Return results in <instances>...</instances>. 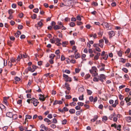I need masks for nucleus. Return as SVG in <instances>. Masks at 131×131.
Returning <instances> with one entry per match:
<instances>
[{"label":"nucleus","instance_id":"41","mask_svg":"<svg viewBox=\"0 0 131 131\" xmlns=\"http://www.w3.org/2000/svg\"><path fill=\"white\" fill-rule=\"evenodd\" d=\"M120 60L121 61L123 62V63H124L126 61L124 59H123L122 58H121Z\"/></svg>","mask_w":131,"mask_h":131},{"label":"nucleus","instance_id":"50","mask_svg":"<svg viewBox=\"0 0 131 131\" xmlns=\"http://www.w3.org/2000/svg\"><path fill=\"white\" fill-rule=\"evenodd\" d=\"M50 41L52 43H54L55 42V40L53 39H50Z\"/></svg>","mask_w":131,"mask_h":131},{"label":"nucleus","instance_id":"20","mask_svg":"<svg viewBox=\"0 0 131 131\" xmlns=\"http://www.w3.org/2000/svg\"><path fill=\"white\" fill-rule=\"evenodd\" d=\"M69 112L71 114L74 113L75 112V110L74 109H70L69 111Z\"/></svg>","mask_w":131,"mask_h":131},{"label":"nucleus","instance_id":"48","mask_svg":"<svg viewBox=\"0 0 131 131\" xmlns=\"http://www.w3.org/2000/svg\"><path fill=\"white\" fill-rule=\"evenodd\" d=\"M67 122V120L66 119H64L62 121V124H66Z\"/></svg>","mask_w":131,"mask_h":131},{"label":"nucleus","instance_id":"61","mask_svg":"<svg viewBox=\"0 0 131 131\" xmlns=\"http://www.w3.org/2000/svg\"><path fill=\"white\" fill-rule=\"evenodd\" d=\"M75 108L76 110H79L81 108V107L79 106H77L75 107Z\"/></svg>","mask_w":131,"mask_h":131},{"label":"nucleus","instance_id":"40","mask_svg":"<svg viewBox=\"0 0 131 131\" xmlns=\"http://www.w3.org/2000/svg\"><path fill=\"white\" fill-rule=\"evenodd\" d=\"M55 53L57 55H58L59 53H60L59 50V49H58V50H56L55 51Z\"/></svg>","mask_w":131,"mask_h":131},{"label":"nucleus","instance_id":"63","mask_svg":"<svg viewBox=\"0 0 131 131\" xmlns=\"http://www.w3.org/2000/svg\"><path fill=\"white\" fill-rule=\"evenodd\" d=\"M10 24L12 25H14V24H15V22L12 20L11 21H10Z\"/></svg>","mask_w":131,"mask_h":131},{"label":"nucleus","instance_id":"56","mask_svg":"<svg viewBox=\"0 0 131 131\" xmlns=\"http://www.w3.org/2000/svg\"><path fill=\"white\" fill-rule=\"evenodd\" d=\"M103 38L105 40V43H107L108 42V40L107 38L105 37H104Z\"/></svg>","mask_w":131,"mask_h":131},{"label":"nucleus","instance_id":"64","mask_svg":"<svg viewBox=\"0 0 131 131\" xmlns=\"http://www.w3.org/2000/svg\"><path fill=\"white\" fill-rule=\"evenodd\" d=\"M103 120L106 121L107 119V117L106 116H104L102 118Z\"/></svg>","mask_w":131,"mask_h":131},{"label":"nucleus","instance_id":"46","mask_svg":"<svg viewBox=\"0 0 131 131\" xmlns=\"http://www.w3.org/2000/svg\"><path fill=\"white\" fill-rule=\"evenodd\" d=\"M119 97L120 100H122L123 99V96L121 94L119 95Z\"/></svg>","mask_w":131,"mask_h":131},{"label":"nucleus","instance_id":"1","mask_svg":"<svg viewBox=\"0 0 131 131\" xmlns=\"http://www.w3.org/2000/svg\"><path fill=\"white\" fill-rule=\"evenodd\" d=\"M63 77L64 78V79L65 81H69L70 82L71 81V78L70 77H69L68 75L64 74L63 75Z\"/></svg>","mask_w":131,"mask_h":131},{"label":"nucleus","instance_id":"28","mask_svg":"<svg viewBox=\"0 0 131 131\" xmlns=\"http://www.w3.org/2000/svg\"><path fill=\"white\" fill-rule=\"evenodd\" d=\"M99 80V78H97L96 77H95L93 79V80L94 81L98 82Z\"/></svg>","mask_w":131,"mask_h":131},{"label":"nucleus","instance_id":"51","mask_svg":"<svg viewBox=\"0 0 131 131\" xmlns=\"http://www.w3.org/2000/svg\"><path fill=\"white\" fill-rule=\"evenodd\" d=\"M15 79L16 81H18L20 80V79L17 77H16L15 78Z\"/></svg>","mask_w":131,"mask_h":131},{"label":"nucleus","instance_id":"2","mask_svg":"<svg viewBox=\"0 0 131 131\" xmlns=\"http://www.w3.org/2000/svg\"><path fill=\"white\" fill-rule=\"evenodd\" d=\"M31 103H32L35 106H36L38 103H39L37 100L34 98L31 99Z\"/></svg>","mask_w":131,"mask_h":131},{"label":"nucleus","instance_id":"10","mask_svg":"<svg viewBox=\"0 0 131 131\" xmlns=\"http://www.w3.org/2000/svg\"><path fill=\"white\" fill-rule=\"evenodd\" d=\"M109 34L110 36L112 37L115 35L114 32L113 31H111L109 32Z\"/></svg>","mask_w":131,"mask_h":131},{"label":"nucleus","instance_id":"34","mask_svg":"<svg viewBox=\"0 0 131 131\" xmlns=\"http://www.w3.org/2000/svg\"><path fill=\"white\" fill-rule=\"evenodd\" d=\"M39 11V9L38 8H36L34 9L33 11L36 13H38Z\"/></svg>","mask_w":131,"mask_h":131},{"label":"nucleus","instance_id":"25","mask_svg":"<svg viewBox=\"0 0 131 131\" xmlns=\"http://www.w3.org/2000/svg\"><path fill=\"white\" fill-rule=\"evenodd\" d=\"M44 120L47 123H49L51 122V121L49 119H48V118H45L44 119Z\"/></svg>","mask_w":131,"mask_h":131},{"label":"nucleus","instance_id":"47","mask_svg":"<svg viewBox=\"0 0 131 131\" xmlns=\"http://www.w3.org/2000/svg\"><path fill=\"white\" fill-rule=\"evenodd\" d=\"M37 67H38L37 66L34 65H33L32 66V68L34 69V71H35V70L37 69Z\"/></svg>","mask_w":131,"mask_h":131},{"label":"nucleus","instance_id":"37","mask_svg":"<svg viewBox=\"0 0 131 131\" xmlns=\"http://www.w3.org/2000/svg\"><path fill=\"white\" fill-rule=\"evenodd\" d=\"M4 102L5 103V104H7V100L6 99L5 97H4Z\"/></svg>","mask_w":131,"mask_h":131},{"label":"nucleus","instance_id":"21","mask_svg":"<svg viewBox=\"0 0 131 131\" xmlns=\"http://www.w3.org/2000/svg\"><path fill=\"white\" fill-rule=\"evenodd\" d=\"M28 69L29 71H30L31 72H33L34 71V69L33 68L32 69L30 67H29L28 68Z\"/></svg>","mask_w":131,"mask_h":131},{"label":"nucleus","instance_id":"5","mask_svg":"<svg viewBox=\"0 0 131 131\" xmlns=\"http://www.w3.org/2000/svg\"><path fill=\"white\" fill-rule=\"evenodd\" d=\"M105 79V75L104 74H101L100 75V76H99V80L102 82H103V79Z\"/></svg>","mask_w":131,"mask_h":131},{"label":"nucleus","instance_id":"31","mask_svg":"<svg viewBox=\"0 0 131 131\" xmlns=\"http://www.w3.org/2000/svg\"><path fill=\"white\" fill-rule=\"evenodd\" d=\"M37 17V15L35 14H34L32 16H31V17L32 19H35Z\"/></svg>","mask_w":131,"mask_h":131},{"label":"nucleus","instance_id":"7","mask_svg":"<svg viewBox=\"0 0 131 131\" xmlns=\"http://www.w3.org/2000/svg\"><path fill=\"white\" fill-rule=\"evenodd\" d=\"M67 4H66L65 6H72L73 5L72 4V2L71 1H69L67 2Z\"/></svg>","mask_w":131,"mask_h":131},{"label":"nucleus","instance_id":"27","mask_svg":"<svg viewBox=\"0 0 131 131\" xmlns=\"http://www.w3.org/2000/svg\"><path fill=\"white\" fill-rule=\"evenodd\" d=\"M0 108L2 109H3L5 108V106L2 104H0Z\"/></svg>","mask_w":131,"mask_h":131},{"label":"nucleus","instance_id":"42","mask_svg":"<svg viewBox=\"0 0 131 131\" xmlns=\"http://www.w3.org/2000/svg\"><path fill=\"white\" fill-rule=\"evenodd\" d=\"M121 126L120 125H118V126L116 127V128H117V129L119 131L121 130Z\"/></svg>","mask_w":131,"mask_h":131},{"label":"nucleus","instance_id":"43","mask_svg":"<svg viewBox=\"0 0 131 131\" xmlns=\"http://www.w3.org/2000/svg\"><path fill=\"white\" fill-rule=\"evenodd\" d=\"M52 122L54 123H57V121L55 118H54L53 119Z\"/></svg>","mask_w":131,"mask_h":131},{"label":"nucleus","instance_id":"32","mask_svg":"<svg viewBox=\"0 0 131 131\" xmlns=\"http://www.w3.org/2000/svg\"><path fill=\"white\" fill-rule=\"evenodd\" d=\"M77 104L79 106H82L84 104V103L82 102H79L77 103Z\"/></svg>","mask_w":131,"mask_h":131},{"label":"nucleus","instance_id":"8","mask_svg":"<svg viewBox=\"0 0 131 131\" xmlns=\"http://www.w3.org/2000/svg\"><path fill=\"white\" fill-rule=\"evenodd\" d=\"M64 87L66 89H67L68 90H70V88L69 86V85L67 83H65Z\"/></svg>","mask_w":131,"mask_h":131},{"label":"nucleus","instance_id":"16","mask_svg":"<svg viewBox=\"0 0 131 131\" xmlns=\"http://www.w3.org/2000/svg\"><path fill=\"white\" fill-rule=\"evenodd\" d=\"M86 91L87 92L88 95H90L92 93V91L89 90L87 89Z\"/></svg>","mask_w":131,"mask_h":131},{"label":"nucleus","instance_id":"13","mask_svg":"<svg viewBox=\"0 0 131 131\" xmlns=\"http://www.w3.org/2000/svg\"><path fill=\"white\" fill-rule=\"evenodd\" d=\"M53 28L54 30H56L61 28V27L60 26H59L57 25H56L54 26Z\"/></svg>","mask_w":131,"mask_h":131},{"label":"nucleus","instance_id":"33","mask_svg":"<svg viewBox=\"0 0 131 131\" xmlns=\"http://www.w3.org/2000/svg\"><path fill=\"white\" fill-rule=\"evenodd\" d=\"M122 70L125 73H127L128 71V69L125 68H123Z\"/></svg>","mask_w":131,"mask_h":131},{"label":"nucleus","instance_id":"3","mask_svg":"<svg viewBox=\"0 0 131 131\" xmlns=\"http://www.w3.org/2000/svg\"><path fill=\"white\" fill-rule=\"evenodd\" d=\"M101 25L103 26L104 28H107V30L111 29V28H109L110 27L109 25L107 22H103L102 23Z\"/></svg>","mask_w":131,"mask_h":131},{"label":"nucleus","instance_id":"39","mask_svg":"<svg viewBox=\"0 0 131 131\" xmlns=\"http://www.w3.org/2000/svg\"><path fill=\"white\" fill-rule=\"evenodd\" d=\"M9 38L10 40L12 41H14L15 39V38L13 36H10Z\"/></svg>","mask_w":131,"mask_h":131},{"label":"nucleus","instance_id":"29","mask_svg":"<svg viewBox=\"0 0 131 131\" xmlns=\"http://www.w3.org/2000/svg\"><path fill=\"white\" fill-rule=\"evenodd\" d=\"M13 13V10L12 9H10L8 11V13L9 15H12Z\"/></svg>","mask_w":131,"mask_h":131},{"label":"nucleus","instance_id":"52","mask_svg":"<svg viewBox=\"0 0 131 131\" xmlns=\"http://www.w3.org/2000/svg\"><path fill=\"white\" fill-rule=\"evenodd\" d=\"M98 34L99 36H101L103 35V32L101 30H100V32L98 33Z\"/></svg>","mask_w":131,"mask_h":131},{"label":"nucleus","instance_id":"22","mask_svg":"<svg viewBox=\"0 0 131 131\" xmlns=\"http://www.w3.org/2000/svg\"><path fill=\"white\" fill-rule=\"evenodd\" d=\"M22 58V55H21L20 56H18V57H17V59H16L17 60V61H19L20 60V59Z\"/></svg>","mask_w":131,"mask_h":131},{"label":"nucleus","instance_id":"30","mask_svg":"<svg viewBox=\"0 0 131 131\" xmlns=\"http://www.w3.org/2000/svg\"><path fill=\"white\" fill-rule=\"evenodd\" d=\"M84 95L83 94H82L81 96H80L79 97V99L80 100H83L84 99L83 98Z\"/></svg>","mask_w":131,"mask_h":131},{"label":"nucleus","instance_id":"18","mask_svg":"<svg viewBox=\"0 0 131 131\" xmlns=\"http://www.w3.org/2000/svg\"><path fill=\"white\" fill-rule=\"evenodd\" d=\"M32 118V116H31L27 115L26 116V119H25V121H26V119H30L31 118Z\"/></svg>","mask_w":131,"mask_h":131},{"label":"nucleus","instance_id":"35","mask_svg":"<svg viewBox=\"0 0 131 131\" xmlns=\"http://www.w3.org/2000/svg\"><path fill=\"white\" fill-rule=\"evenodd\" d=\"M70 26L73 27L75 25V23L72 22H71L70 24Z\"/></svg>","mask_w":131,"mask_h":131},{"label":"nucleus","instance_id":"62","mask_svg":"<svg viewBox=\"0 0 131 131\" xmlns=\"http://www.w3.org/2000/svg\"><path fill=\"white\" fill-rule=\"evenodd\" d=\"M48 118H52V116L51 114H49L47 116Z\"/></svg>","mask_w":131,"mask_h":131},{"label":"nucleus","instance_id":"6","mask_svg":"<svg viewBox=\"0 0 131 131\" xmlns=\"http://www.w3.org/2000/svg\"><path fill=\"white\" fill-rule=\"evenodd\" d=\"M39 96H40L39 99L40 101H43L45 100L46 97H45L43 95H42L40 94L39 95Z\"/></svg>","mask_w":131,"mask_h":131},{"label":"nucleus","instance_id":"17","mask_svg":"<svg viewBox=\"0 0 131 131\" xmlns=\"http://www.w3.org/2000/svg\"><path fill=\"white\" fill-rule=\"evenodd\" d=\"M17 60H15V59L13 58H12L10 59V61L12 63H14V62H16Z\"/></svg>","mask_w":131,"mask_h":131},{"label":"nucleus","instance_id":"4","mask_svg":"<svg viewBox=\"0 0 131 131\" xmlns=\"http://www.w3.org/2000/svg\"><path fill=\"white\" fill-rule=\"evenodd\" d=\"M6 115L7 116L11 118H13L14 116H15L17 117V115L16 114L13 115L11 112H9L7 113Z\"/></svg>","mask_w":131,"mask_h":131},{"label":"nucleus","instance_id":"24","mask_svg":"<svg viewBox=\"0 0 131 131\" xmlns=\"http://www.w3.org/2000/svg\"><path fill=\"white\" fill-rule=\"evenodd\" d=\"M91 69L94 72H96L97 70L96 67L95 66L92 67Z\"/></svg>","mask_w":131,"mask_h":131},{"label":"nucleus","instance_id":"44","mask_svg":"<svg viewBox=\"0 0 131 131\" xmlns=\"http://www.w3.org/2000/svg\"><path fill=\"white\" fill-rule=\"evenodd\" d=\"M89 99L90 101L92 102L93 100V97L92 96H90L89 98Z\"/></svg>","mask_w":131,"mask_h":131},{"label":"nucleus","instance_id":"53","mask_svg":"<svg viewBox=\"0 0 131 131\" xmlns=\"http://www.w3.org/2000/svg\"><path fill=\"white\" fill-rule=\"evenodd\" d=\"M80 57V55L79 54H77L75 56V58L76 59H77L78 58H79Z\"/></svg>","mask_w":131,"mask_h":131},{"label":"nucleus","instance_id":"58","mask_svg":"<svg viewBox=\"0 0 131 131\" xmlns=\"http://www.w3.org/2000/svg\"><path fill=\"white\" fill-rule=\"evenodd\" d=\"M38 24L40 27H41L43 25L42 23L40 21H39Z\"/></svg>","mask_w":131,"mask_h":131},{"label":"nucleus","instance_id":"60","mask_svg":"<svg viewBox=\"0 0 131 131\" xmlns=\"http://www.w3.org/2000/svg\"><path fill=\"white\" fill-rule=\"evenodd\" d=\"M56 125L54 124H52L50 126V127L53 128H55L56 127Z\"/></svg>","mask_w":131,"mask_h":131},{"label":"nucleus","instance_id":"59","mask_svg":"<svg viewBox=\"0 0 131 131\" xmlns=\"http://www.w3.org/2000/svg\"><path fill=\"white\" fill-rule=\"evenodd\" d=\"M77 25H78L80 26L82 24V23L81 22L77 21Z\"/></svg>","mask_w":131,"mask_h":131},{"label":"nucleus","instance_id":"15","mask_svg":"<svg viewBox=\"0 0 131 131\" xmlns=\"http://www.w3.org/2000/svg\"><path fill=\"white\" fill-rule=\"evenodd\" d=\"M91 77V75L90 74H86L85 77L84 78L85 79H89Z\"/></svg>","mask_w":131,"mask_h":131},{"label":"nucleus","instance_id":"57","mask_svg":"<svg viewBox=\"0 0 131 131\" xmlns=\"http://www.w3.org/2000/svg\"><path fill=\"white\" fill-rule=\"evenodd\" d=\"M56 41V42L58 43L60 42L61 41V39H58V38H57L55 39Z\"/></svg>","mask_w":131,"mask_h":131},{"label":"nucleus","instance_id":"36","mask_svg":"<svg viewBox=\"0 0 131 131\" xmlns=\"http://www.w3.org/2000/svg\"><path fill=\"white\" fill-rule=\"evenodd\" d=\"M98 74V73H97L96 71L94 72L92 74V75L93 76H96Z\"/></svg>","mask_w":131,"mask_h":131},{"label":"nucleus","instance_id":"38","mask_svg":"<svg viewBox=\"0 0 131 131\" xmlns=\"http://www.w3.org/2000/svg\"><path fill=\"white\" fill-rule=\"evenodd\" d=\"M77 20L81 21V19L80 16L79 15H78L77 17Z\"/></svg>","mask_w":131,"mask_h":131},{"label":"nucleus","instance_id":"55","mask_svg":"<svg viewBox=\"0 0 131 131\" xmlns=\"http://www.w3.org/2000/svg\"><path fill=\"white\" fill-rule=\"evenodd\" d=\"M80 71V70L79 69L75 68V71L76 73H79Z\"/></svg>","mask_w":131,"mask_h":131},{"label":"nucleus","instance_id":"26","mask_svg":"<svg viewBox=\"0 0 131 131\" xmlns=\"http://www.w3.org/2000/svg\"><path fill=\"white\" fill-rule=\"evenodd\" d=\"M76 105V104L74 102H72L71 103H70V105L71 106H75Z\"/></svg>","mask_w":131,"mask_h":131},{"label":"nucleus","instance_id":"54","mask_svg":"<svg viewBox=\"0 0 131 131\" xmlns=\"http://www.w3.org/2000/svg\"><path fill=\"white\" fill-rule=\"evenodd\" d=\"M23 27V26L22 25H19L18 26V28L19 29H22Z\"/></svg>","mask_w":131,"mask_h":131},{"label":"nucleus","instance_id":"11","mask_svg":"<svg viewBox=\"0 0 131 131\" xmlns=\"http://www.w3.org/2000/svg\"><path fill=\"white\" fill-rule=\"evenodd\" d=\"M131 99L130 97H129L128 96L127 97L125 98V100L126 101V103H127L128 102H129Z\"/></svg>","mask_w":131,"mask_h":131},{"label":"nucleus","instance_id":"9","mask_svg":"<svg viewBox=\"0 0 131 131\" xmlns=\"http://www.w3.org/2000/svg\"><path fill=\"white\" fill-rule=\"evenodd\" d=\"M62 102L61 101H55L53 103L54 105H56L57 104H62Z\"/></svg>","mask_w":131,"mask_h":131},{"label":"nucleus","instance_id":"12","mask_svg":"<svg viewBox=\"0 0 131 131\" xmlns=\"http://www.w3.org/2000/svg\"><path fill=\"white\" fill-rule=\"evenodd\" d=\"M126 120L128 122H131V117H126Z\"/></svg>","mask_w":131,"mask_h":131},{"label":"nucleus","instance_id":"14","mask_svg":"<svg viewBox=\"0 0 131 131\" xmlns=\"http://www.w3.org/2000/svg\"><path fill=\"white\" fill-rule=\"evenodd\" d=\"M78 91L80 92H82L84 91V89L83 88L80 87Z\"/></svg>","mask_w":131,"mask_h":131},{"label":"nucleus","instance_id":"45","mask_svg":"<svg viewBox=\"0 0 131 131\" xmlns=\"http://www.w3.org/2000/svg\"><path fill=\"white\" fill-rule=\"evenodd\" d=\"M65 59V58L64 56L62 55H61V60L62 61L64 60Z\"/></svg>","mask_w":131,"mask_h":131},{"label":"nucleus","instance_id":"19","mask_svg":"<svg viewBox=\"0 0 131 131\" xmlns=\"http://www.w3.org/2000/svg\"><path fill=\"white\" fill-rule=\"evenodd\" d=\"M103 56V59H104L105 60H106L108 57V55L107 54H105Z\"/></svg>","mask_w":131,"mask_h":131},{"label":"nucleus","instance_id":"23","mask_svg":"<svg viewBox=\"0 0 131 131\" xmlns=\"http://www.w3.org/2000/svg\"><path fill=\"white\" fill-rule=\"evenodd\" d=\"M55 56L53 54H50V58L51 59H53L54 58V57H55Z\"/></svg>","mask_w":131,"mask_h":131},{"label":"nucleus","instance_id":"49","mask_svg":"<svg viewBox=\"0 0 131 131\" xmlns=\"http://www.w3.org/2000/svg\"><path fill=\"white\" fill-rule=\"evenodd\" d=\"M117 54L118 55L119 57H121L122 56V52L121 51H118L117 52Z\"/></svg>","mask_w":131,"mask_h":131}]
</instances>
